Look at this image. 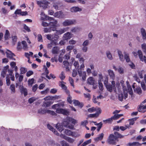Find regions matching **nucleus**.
Instances as JSON below:
<instances>
[{
	"mask_svg": "<svg viewBox=\"0 0 146 146\" xmlns=\"http://www.w3.org/2000/svg\"><path fill=\"white\" fill-rule=\"evenodd\" d=\"M76 123V121L75 119H65L61 124L59 123L56 124V127L61 132L64 129L63 127L71 129H73Z\"/></svg>",
	"mask_w": 146,
	"mask_h": 146,
	"instance_id": "nucleus-1",
	"label": "nucleus"
},
{
	"mask_svg": "<svg viewBox=\"0 0 146 146\" xmlns=\"http://www.w3.org/2000/svg\"><path fill=\"white\" fill-rule=\"evenodd\" d=\"M114 135L113 134H110L107 141L108 143L112 145L116 144L117 138H122L124 137V136L122 135L117 132H115Z\"/></svg>",
	"mask_w": 146,
	"mask_h": 146,
	"instance_id": "nucleus-2",
	"label": "nucleus"
},
{
	"mask_svg": "<svg viewBox=\"0 0 146 146\" xmlns=\"http://www.w3.org/2000/svg\"><path fill=\"white\" fill-rule=\"evenodd\" d=\"M68 28H64L61 29L59 30H57L56 31V32L54 35V38H56V39H58L59 38V35H60L63 33L65 32L68 31Z\"/></svg>",
	"mask_w": 146,
	"mask_h": 146,
	"instance_id": "nucleus-3",
	"label": "nucleus"
},
{
	"mask_svg": "<svg viewBox=\"0 0 146 146\" xmlns=\"http://www.w3.org/2000/svg\"><path fill=\"white\" fill-rule=\"evenodd\" d=\"M76 23V21L75 19H67L62 22V25L64 26H70L75 24Z\"/></svg>",
	"mask_w": 146,
	"mask_h": 146,
	"instance_id": "nucleus-4",
	"label": "nucleus"
},
{
	"mask_svg": "<svg viewBox=\"0 0 146 146\" xmlns=\"http://www.w3.org/2000/svg\"><path fill=\"white\" fill-rule=\"evenodd\" d=\"M37 3L40 7H42L44 9L47 8L48 5L50 4V3L46 1H37Z\"/></svg>",
	"mask_w": 146,
	"mask_h": 146,
	"instance_id": "nucleus-5",
	"label": "nucleus"
},
{
	"mask_svg": "<svg viewBox=\"0 0 146 146\" xmlns=\"http://www.w3.org/2000/svg\"><path fill=\"white\" fill-rule=\"evenodd\" d=\"M137 53L140 60L142 62H144L146 63V56H143L141 51L139 50L137 51Z\"/></svg>",
	"mask_w": 146,
	"mask_h": 146,
	"instance_id": "nucleus-6",
	"label": "nucleus"
},
{
	"mask_svg": "<svg viewBox=\"0 0 146 146\" xmlns=\"http://www.w3.org/2000/svg\"><path fill=\"white\" fill-rule=\"evenodd\" d=\"M88 111L90 113L93 112L95 111H96L97 112V111H98L99 113H101L102 112L101 109L100 108L98 107L94 108V107L88 108Z\"/></svg>",
	"mask_w": 146,
	"mask_h": 146,
	"instance_id": "nucleus-7",
	"label": "nucleus"
},
{
	"mask_svg": "<svg viewBox=\"0 0 146 146\" xmlns=\"http://www.w3.org/2000/svg\"><path fill=\"white\" fill-rule=\"evenodd\" d=\"M5 53L7 58L12 60H15V58H13L14 56H15V55L11 51L7 49V51L5 52Z\"/></svg>",
	"mask_w": 146,
	"mask_h": 146,
	"instance_id": "nucleus-8",
	"label": "nucleus"
},
{
	"mask_svg": "<svg viewBox=\"0 0 146 146\" xmlns=\"http://www.w3.org/2000/svg\"><path fill=\"white\" fill-rule=\"evenodd\" d=\"M54 16L57 18H64L65 15L62 12L60 11L55 13L54 14Z\"/></svg>",
	"mask_w": 146,
	"mask_h": 146,
	"instance_id": "nucleus-9",
	"label": "nucleus"
},
{
	"mask_svg": "<svg viewBox=\"0 0 146 146\" xmlns=\"http://www.w3.org/2000/svg\"><path fill=\"white\" fill-rule=\"evenodd\" d=\"M78 72L79 76L82 77V79L83 80H85L86 79V72H82L80 69H78Z\"/></svg>",
	"mask_w": 146,
	"mask_h": 146,
	"instance_id": "nucleus-10",
	"label": "nucleus"
},
{
	"mask_svg": "<svg viewBox=\"0 0 146 146\" xmlns=\"http://www.w3.org/2000/svg\"><path fill=\"white\" fill-rule=\"evenodd\" d=\"M64 106V103L62 102L61 103L58 104L53 105L52 106V108L53 109L56 110V112L58 110H60L61 108H59L60 107H63Z\"/></svg>",
	"mask_w": 146,
	"mask_h": 146,
	"instance_id": "nucleus-11",
	"label": "nucleus"
},
{
	"mask_svg": "<svg viewBox=\"0 0 146 146\" xmlns=\"http://www.w3.org/2000/svg\"><path fill=\"white\" fill-rule=\"evenodd\" d=\"M64 84H66L63 81L60 82L59 83V85L61 86L62 89L64 90L66 94H69V91L67 89V87Z\"/></svg>",
	"mask_w": 146,
	"mask_h": 146,
	"instance_id": "nucleus-12",
	"label": "nucleus"
},
{
	"mask_svg": "<svg viewBox=\"0 0 146 146\" xmlns=\"http://www.w3.org/2000/svg\"><path fill=\"white\" fill-rule=\"evenodd\" d=\"M146 109V104H145L141 102L140 105L139 106L138 111L141 113H144L146 111L143 110Z\"/></svg>",
	"mask_w": 146,
	"mask_h": 146,
	"instance_id": "nucleus-13",
	"label": "nucleus"
},
{
	"mask_svg": "<svg viewBox=\"0 0 146 146\" xmlns=\"http://www.w3.org/2000/svg\"><path fill=\"white\" fill-rule=\"evenodd\" d=\"M57 113L62 114L65 115H68L69 113V112L68 110L62 108L60 110H57Z\"/></svg>",
	"mask_w": 146,
	"mask_h": 146,
	"instance_id": "nucleus-14",
	"label": "nucleus"
},
{
	"mask_svg": "<svg viewBox=\"0 0 146 146\" xmlns=\"http://www.w3.org/2000/svg\"><path fill=\"white\" fill-rule=\"evenodd\" d=\"M127 96V93L124 92L123 94L122 93L119 94L118 95L119 100L121 101L123 100V99H125Z\"/></svg>",
	"mask_w": 146,
	"mask_h": 146,
	"instance_id": "nucleus-15",
	"label": "nucleus"
},
{
	"mask_svg": "<svg viewBox=\"0 0 146 146\" xmlns=\"http://www.w3.org/2000/svg\"><path fill=\"white\" fill-rule=\"evenodd\" d=\"M70 11L72 13H76L81 11L82 9L78 7L74 6L71 7L70 9Z\"/></svg>",
	"mask_w": 146,
	"mask_h": 146,
	"instance_id": "nucleus-16",
	"label": "nucleus"
},
{
	"mask_svg": "<svg viewBox=\"0 0 146 146\" xmlns=\"http://www.w3.org/2000/svg\"><path fill=\"white\" fill-rule=\"evenodd\" d=\"M72 37L71 33L69 32L65 33L63 36V39L64 40H68Z\"/></svg>",
	"mask_w": 146,
	"mask_h": 146,
	"instance_id": "nucleus-17",
	"label": "nucleus"
},
{
	"mask_svg": "<svg viewBox=\"0 0 146 146\" xmlns=\"http://www.w3.org/2000/svg\"><path fill=\"white\" fill-rule=\"evenodd\" d=\"M47 128L49 129L50 130L53 132L54 134L58 135H59V133L54 128L52 127L50 124H48L47 125Z\"/></svg>",
	"mask_w": 146,
	"mask_h": 146,
	"instance_id": "nucleus-18",
	"label": "nucleus"
},
{
	"mask_svg": "<svg viewBox=\"0 0 146 146\" xmlns=\"http://www.w3.org/2000/svg\"><path fill=\"white\" fill-rule=\"evenodd\" d=\"M60 48L56 46L54 47L52 50V53L53 54H57L59 53Z\"/></svg>",
	"mask_w": 146,
	"mask_h": 146,
	"instance_id": "nucleus-19",
	"label": "nucleus"
},
{
	"mask_svg": "<svg viewBox=\"0 0 146 146\" xmlns=\"http://www.w3.org/2000/svg\"><path fill=\"white\" fill-rule=\"evenodd\" d=\"M20 89L21 93L24 94V95L25 96H26L27 95V89L26 88H25L23 86H20Z\"/></svg>",
	"mask_w": 146,
	"mask_h": 146,
	"instance_id": "nucleus-20",
	"label": "nucleus"
},
{
	"mask_svg": "<svg viewBox=\"0 0 146 146\" xmlns=\"http://www.w3.org/2000/svg\"><path fill=\"white\" fill-rule=\"evenodd\" d=\"M141 145V143L137 142H134L132 143H129L127 144V146H140Z\"/></svg>",
	"mask_w": 146,
	"mask_h": 146,
	"instance_id": "nucleus-21",
	"label": "nucleus"
},
{
	"mask_svg": "<svg viewBox=\"0 0 146 146\" xmlns=\"http://www.w3.org/2000/svg\"><path fill=\"white\" fill-rule=\"evenodd\" d=\"M143 39L144 40H145L146 38V31L145 29L142 28L140 30Z\"/></svg>",
	"mask_w": 146,
	"mask_h": 146,
	"instance_id": "nucleus-22",
	"label": "nucleus"
},
{
	"mask_svg": "<svg viewBox=\"0 0 146 146\" xmlns=\"http://www.w3.org/2000/svg\"><path fill=\"white\" fill-rule=\"evenodd\" d=\"M53 7L56 10H60L61 8V6L60 4L58 3H54Z\"/></svg>",
	"mask_w": 146,
	"mask_h": 146,
	"instance_id": "nucleus-23",
	"label": "nucleus"
},
{
	"mask_svg": "<svg viewBox=\"0 0 146 146\" xmlns=\"http://www.w3.org/2000/svg\"><path fill=\"white\" fill-rule=\"evenodd\" d=\"M101 113H99L98 111H97V112L94 114H91L88 115V118H97L99 116V114Z\"/></svg>",
	"mask_w": 146,
	"mask_h": 146,
	"instance_id": "nucleus-24",
	"label": "nucleus"
},
{
	"mask_svg": "<svg viewBox=\"0 0 146 146\" xmlns=\"http://www.w3.org/2000/svg\"><path fill=\"white\" fill-rule=\"evenodd\" d=\"M108 74L110 78L114 80L115 77V76L113 71L111 70H108Z\"/></svg>",
	"mask_w": 146,
	"mask_h": 146,
	"instance_id": "nucleus-25",
	"label": "nucleus"
},
{
	"mask_svg": "<svg viewBox=\"0 0 146 146\" xmlns=\"http://www.w3.org/2000/svg\"><path fill=\"white\" fill-rule=\"evenodd\" d=\"M56 29L55 27H50L49 28H45L44 29V32L45 33H50L51 31H55Z\"/></svg>",
	"mask_w": 146,
	"mask_h": 146,
	"instance_id": "nucleus-26",
	"label": "nucleus"
},
{
	"mask_svg": "<svg viewBox=\"0 0 146 146\" xmlns=\"http://www.w3.org/2000/svg\"><path fill=\"white\" fill-rule=\"evenodd\" d=\"M63 64L64 66L66 68V71H69L70 70V65L69 63L67 61H64L63 62Z\"/></svg>",
	"mask_w": 146,
	"mask_h": 146,
	"instance_id": "nucleus-27",
	"label": "nucleus"
},
{
	"mask_svg": "<svg viewBox=\"0 0 146 146\" xmlns=\"http://www.w3.org/2000/svg\"><path fill=\"white\" fill-rule=\"evenodd\" d=\"M73 103L75 106H79L81 107H82L83 106V104L82 103H80L78 100H74Z\"/></svg>",
	"mask_w": 146,
	"mask_h": 146,
	"instance_id": "nucleus-28",
	"label": "nucleus"
},
{
	"mask_svg": "<svg viewBox=\"0 0 146 146\" xmlns=\"http://www.w3.org/2000/svg\"><path fill=\"white\" fill-rule=\"evenodd\" d=\"M57 20L54 19L50 21L49 23V24L50 25L56 27L57 26Z\"/></svg>",
	"mask_w": 146,
	"mask_h": 146,
	"instance_id": "nucleus-29",
	"label": "nucleus"
},
{
	"mask_svg": "<svg viewBox=\"0 0 146 146\" xmlns=\"http://www.w3.org/2000/svg\"><path fill=\"white\" fill-rule=\"evenodd\" d=\"M88 83L90 85H94V78L92 77H89L88 79Z\"/></svg>",
	"mask_w": 146,
	"mask_h": 146,
	"instance_id": "nucleus-30",
	"label": "nucleus"
},
{
	"mask_svg": "<svg viewBox=\"0 0 146 146\" xmlns=\"http://www.w3.org/2000/svg\"><path fill=\"white\" fill-rule=\"evenodd\" d=\"M106 55L108 58L110 60H112L113 59V57L112 55L109 51H108L106 52Z\"/></svg>",
	"mask_w": 146,
	"mask_h": 146,
	"instance_id": "nucleus-31",
	"label": "nucleus"
},
{
	"mask_svg": "<svg viewBox=\"0 0 146 146\" xmlns=\"http://www.w3.org/2000/svg\"><path fill=\"white\" fill-rule=\"evenodd\" d=\"M104 134L103 133H101L98 137L96 138L94 140L95 141H98L99 140H101L103 137Z\"/></svg>",
	"mask_w": 146,
	"mask_h": 146,
	"instance_id": "nucleus-32",
	"label": "nucleus"
},
{
	"mask_svg": "<svg viewBox=\"0 0 146 146\" xmlns=\"http://www.w3.org/2000/svg\"><path fill=\"white\" fill-rule=\"evenodd\" d=\"M145 74H146L145 72L143 70H142L140 71H139L138 72V75L140 78H143V75L144 76Z\"/></svg>",
	"mask_w": 146,
	"mask_h": 146,
	"instance_id": "nucleus-33",
	"label": "nucleus"
},
{
	"mask_svg": "<svg viewBox=\"0 0 146 146\" xmlns=\"http://www.w3.org/2000/svg\"><path fill=\"white\" fill-rule=\"evenodd\" d=\"M10 36V33L9 31L8 30H6L4 38L6 40L9 38Z\"/></svg>",
	"mask_w": 146,
	"mask_h": 146,
	"instance_id": "nucleus-34",
	"label": "nucleus"
},
{
	"mask_svg": "<svg viewBox=\"0 0 146 146\" xmlns=\"http://www.w3.org/2000/svg\"><path fill=\"white\" fill-rule=\"evenodd\" d=\"M41 18L40 20L42 21H45L46 19L47 18V16L44 13V12H41Z\"/></svg>",
	"mask_w": 146,
	"mask_h": 146,
	"instance_id": "nucleus-35",
	"label": "nucleus"
},
{
	"mask_svg": "<svg viewBox=\"0 0 146 146\" xmlns=\"http://www.w3.org/2000/svg\"><path fill=\"white\" fill-rule=\"evenodd\" d=\"M47 38L50 40H53V39L55 38H54V36L51 34H48L46 35Z\"/></svg>",
	"mask_w": 146,
	"mask_h": 146,
	"instance_id": "nucleus-36",
	"label": "nucleus"
},
{
	"mask_svg": "<svg viewBox=\"0 0 146 146\" xmlns=\"http://www.w3.org/2000/svg\"><path fill=\"white\" fill-rule=\"evenodd\" d=\"M123 116V114H115L114 115L111 117L110 119H117L121 117V116Z\"/></svg>",
	"mask_w": 146,
	"mask_h": 146,
	"instance_id": "nucleus-37",
	"label": "nucleus"
},
{
	"mask_svg": "<svg viewBox=\"0 0 146 146\" xmlns=\"http://www.w3.org/2000/svg\"><path fill=\"white\" fill-rule=\"evenodd\" d=\"M90 43V40L88 39H86L83 42L82 46H87Z\"/></svg>",
	"mask_w": 146,
	"mask_h": 146,
	"instance_id": "nucleus-38",
	"label": "nucleus"
},
{
	"mask_svg": "<svg viewBox=\"0 0 146 146\" xmlns=\"http://www.w3.org/2000/svg\"><path fill=\"white\" fill-rule=\"evenodd\" d=\"M79 30V29L78 27H75L72 28L71 30V31L72 33H75L78 32Z\"/></svg>",
	"mask_w": 146,
	"mask_h": 146,
	"instance_id": "nucleus-39",
	"label": "nucleus"
},
{
	"mask_svg": "<svg viewBox=\"0 0 146 146\" xmlns=\"http://www.w3.org/2000/svg\"><path fill=\"white\" fill-rule=\"evenodd\" d=\"M94 123L95 125H98L97 131H99L102 127V124L101 123V122L97 123L96 122H95Z\"/></svg>",
	"mask_w": 146,
	"mask_h": 146,
	"instance_id": "nucleus-40",
	"label": "nucleus"
},
{
	"mask_svg": "<svg viewBox=\"0 0 146 146\" xmlns=\"http://www.w3.org/2000/svg\"><path fill=\"white\" fill-rule=\"evenodd\" d=\"M64 133L67 135L71 136L73 132L68 129H65L64 131Z\"/></svg>",
	"mask_w": 146,
	"mask_h": 146,
	"instance_id": "nucleus-41",
	"label": "nucleus"
},
{
	"mask_svg": "<svg viewBox=\"0 0 146 146\" xmlns=\"http://www.w3.org/2000/svg\"><path fill=\"white\" fill-rule=\"evenodd\" d=\"M34 79L33 78L29 79L28 81L29 86H31L34 82Z\"/></svg>",
	"mask_w": 146,
	"mask_h": 146,
	"instance_id": "nucleus-42",
	"label": "nucleus"
},
{
	"mask_svg": "<svg viewBox=\"0 0 146 146\" xmlns=\"http://www.w3.org/2000/svg\"><path fill=\"white\" fill-rule=\"evenodd\" d=\"M124 56V58L127 62H130V60L129 57V55L128 54L126 53L125 54Z\"/></svg>",
	"mask_w": 146,
	"mask_h": 146,
	"instance_id": "nucleus-43",
	"label": "nucleus"
},
{
	"mask_svg": "<svg viewBox=\"0 0 146 146\" xmlns=\"http://www.w3.org/2000/svg\"><path fill=\"white\" fill-rule=\"evenodd\" d=\"M51 102H46L43 103V106L45 107H48L51 105Z\"/></svg>",
	"mask_w": 146,
	"mask_h": 146,
	"instance_id": "nucleus-44",
	"label": "nucleus"
},
{
	"mask_svg": "<svg viewBox=\"0 0 146 146\" xmlns=\"http://www.w3.org/2000/svg\"><path fill=\"white\" fill-rule=\"evenodd\" d=\"M10 89L11 90V93H14L15 92V86L14 84H12L10 86Z\"/></svg>",
	"mask_w": 146,
	"mask_h": 146,
	"instance_id": "nucleus-45",
	"label": "nucleus"
},
{
	"mask_svg": "<svg viewBox=\"0 0 146 146\" xmlns=\"http://www.w3.org/2000/svg\"><path fill=\"white\" fill-rule=\"evenodd\" d=\"M48 110L46 109H40L38 110V112L39 113L41 114H44L47 113V111Z\"/></svg>",
	"mask_w": 146,
	"mask_h": 146,
	"instance_id": "nucleus-46",
	"label": "nucleus"
},
{
	"mask_svg": "<svg viewBox=\"0 0 146 146\" xmlns=\"http://www.w3.org/2000/svg\"><path fill=\"white\" fill-rule=\"evenodd\" d=\"M68 95V97L67 98V100L68 102L70 104H71L72 103V98L70 95V92H69V94H67Z\"/></svg>",
	"mask_w": 146,
	"mask_h": 146,
	"instance_id": "nucleus-47",
	"label": "nucleus"
},
{
	"mask_svg": "<svg viewBox=\"0 0 146 146\" xmlns=\"http://www.w3.org/2000/svg\"><path fill=\"white\" fill-rule=\"evenodd\" d=\"M73 65L74 66L75 68H76V69L78 70V69H79V64L78 61H75L73 64Z\"/></svg>",
	"mask_w": 146,
	"mask_h": 146,
	"instance_id": "nucleus-48",
	"label": "nucleus"
},
{
	"mask_svg": "<svg viewBox=\"0 0 146 146\" xmlns=\"http://www.w3.org/2000/svg\"><path fill=\"white\" fill-rule=\"evenodd\" d=\"M91 142V139H90L89 140H87L86 141H85L81 145V146H85L86 145H87L88 144H89Z\"/></svg>",
	"mask_w": 146,
	"mask_h": 146,
	"instance_id": "nucleus-49",
	"label": "nucleus"
},
{
	"mask_svg": "<svg viewBox=\"0 0 146 146\" xmlns=\"http://www.w3.org/2000/svg\"><path fill=\"white\" fill-rule=\"evenodd\" d=\"M20 70L21 74H25L27 71V68L24 67H21L20 69Z\"/></svg>",
	"mask_w": 146,
	"mask_h": 146,
	"instance_id": "nucleus-50",
	"label": "nucleus"
},
{
	"mask_svg": "<svg viewBox=\"0 0 146 146\" xmlns=\"http://www.w3.org/2000/svg\"><path fill=\"white\" fill-rule=\"evenodd\" d=\"M59 77L61 80H63L65 78V74L63 72H62L59 76Z\"/></svg>",
	"mask_w": 146,
	"mask_h": 146,
	"instance_id": "nucleus-51",
	"label": "nucleus"
},
{
	"mask_svg": "<svg viewBox=\"0 0 146 146\" xmlns=\"http://www.w3.org/2000/svg\"><path fill=\"white\" fill-rule=\"evenodd\" d=\"M47 113L50 114L52 115H56V114L53 111L48 110Z\"/></svg>",
	"mask_w": 146,
	"mask_h": 146,
	"instance_id": "nucleus-52",
	"label": "nucleus"
},
{
	"mask_svg": "<svg viewBox=\"0 0 146 146\" xmlns=\"http://www.w3.org/2000/svg\"><path fill=\"white\" fill-rule=\"evenodd\" d=\"M84 98H87L88 100H90L91 98V96L89 93L84 94Z\"/></svg>",
	"mask_w": 146,
	"mask_h": 146,
	"instance_id": "nucleus-53",
	"label": "nucleus"
},
{
	"mask_svg": "<svg viewBox=\"0 0 146 146\" xmlns=\"http://www.w3.org/2000/svg\"><path fill=\"white\" fill-rule=\"evenodd\" d=\"M37 99L35 97H32L30 98L29 100V102L30 104H31L33 103L34 101L36 100Z\"/></svg>",
	"mask_w": 146,
	"mask_h": 146,
	"instance_id": "nucleus-54",
	"label": "nucleus"
},
{
	"mask_svg": "<svg viewBox=\"0 0 146 146\" xmlns=\"http://www.w3.org/2000/svg\"><path fill=\"white\" fill-rule=\"evenodd\" d=\"M66 140L70 143H72L74 141L73 139L68 137H67Z\"/></svg>",
	"mask_w": 146,
	"mask_h": 146,
	"instance_id": "nucleus-55",
	"label": "nucleus"
},
{
	"mask_svg": "<svg viewBox=\"0 0 146 146\" xmlns=\"http://www.w3.org/2000/svg\"><path fill=\"white\" fill-rule=\"evenodd\" d=\"M44 67L45 68V73L46 74V77L48 78L49 79H50V77L48 76V74L49 72L47 68H46L45 66H44Z\"/></svg>",
	"mask_w": 146,
	"mask_h": 146,
	"instance_id": "nucleus-56",
	"label": "nucleus"
},
{
	"mask_svg": "<svg viewBox=\"0 0 146 146\" xmlns=\"http://www.w3.org/2000/svg\"><path fill=\"white\" fill-rule=\"evenodd\" d=\"M22 44L23 45V48L25 49L27 48V45L26 42L25 41H23L22 42Z\"/></svg>",
	"mask_w": 146,
	"mask_h": 146,
	"instance_id": "nucleus-57",
	"label": "nucleus"
},
{
	"mask_svg": "<svg viewBox=\"0 0 146 146\" xmlns=\"http://www.w3.org/2000/svg\"><path fill=\"white\" fill-rule=\"evenodd\" d=\"M69 81L70 82L71 86H72L74 88V80L71 77H69Z\"/></svg>",
	"mask_w": 146,
	"mask_h": 146,
	"instance_id": "nucleus-58",
	"label": "nucleus"
},
{
	"mask_svg": "<svg viewBox=\"0 0 146 146\" xmlns=\"http://www.w3.org/2000/svg\"><path fill=\"white\" fill-rule=\"evenodd\" d=\"M142 49L143 52H146V44L145 43H143L141 44Z\"/></svg>",
	"mask_w": 146,
	"mask_h": 146,
	"instance_id": "nucleus-59",
	"label": "nucleus"
},
{
	"mask_svg": "<svg viewBox=\"0 0 146 146\" xmlns=\"http://www.w3.org/2000/svg\"><path fill=\"white\" fill-rule=\"evenodd\" d=\"M80 135L77 133L75 132H73V133L71 135L72 136L74 137H77L80 136Z\"/></svg>",
	"mask_w": 146,
	"mask_h": 146,
	"instance_id": "nucleus-60",
	"label": "nucleus"
},
{
	"mask_svg": "<svg viewBox=\"0 0 146 146\" xmlns=\"http://www.w3.org/2000/svg\"><path fill=\"white\" fill-rule=\"evenodd\" d=\"M111 85H110L111 87L114 90H116L115 84L114 81H112L111 82Z\"/></svg>",
	"mask_w": 146,
	"mask_h": 146,
	"instance_id": "nucleus-61",
	"label": "nucleus"
},
{
	"mask_svg": "<svg viewBox=\"0 0 146 146\" xmlns=\"http://www.w3.org/2000/svg\"><path fill=\"white\" fill-rule=\"evenodd\" d=\"M49 89L48 88H47L45 90L42 91L41 92V94L42 95L46 94L49 91Z\"/></svg>",
	"mask_w": 146,
	"mask_h": 146,
	"instance_id": "nucleus-62",
	"label": "nucleus"
},
{
	"mask_svg": "<svg viewBox=\"0 0 146 146\" xmlns=\"http://www.w3.org/2000/svg\"><path fill=\"white\" fill-rule=\"evenodd\" d=\"M88 38L89 40L92 39L93 37V34L91 32H90L89 33L88 35Z\"/></svg>",
	"mask_w": 146,
	"mask_h": 146,
	"instance_id": "nucleus-63",
	"label": "nucleus"
},
{
	"mask_svg": "<svg viewBox=\"0 0 146 146\" xmlns=\"http://www.w3.org/2000/svg\"><path fill=\"white\" fill-rule=\"evenodd\" d=\"M60 143L62 146H69L68 144L64 141H62L60 142Z\"/></svg>",
	"mask_w": 146,
	"mask_h": 146,
	"instance_id": "nucleus-64",
	"label": "nucleus"
}]
</instances>
